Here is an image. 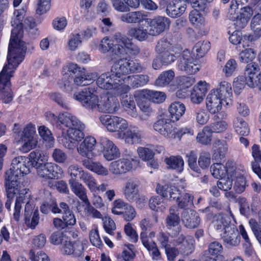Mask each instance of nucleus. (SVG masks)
Listing matches in <instances>:
<instances>
[{
    "instance_id": "nucleus-26",
    "label": "nucleus",
    "mask_w": 261,
    "mask_h": 261,
    "mask_svg": "<svg viewBox=\"0 0 261 261\" xmlns=\"http://www.w3.org/2000/svg\"><path fill=\"white\" fill-rule=\"evenodd\" d=\"M240 10L237 18L232 20L237 30L244 28L252 15V10L249 7L241 8Z\"/></svg>"
},
{
    "instance_id": "nucleus-10",
    "label": "nucleus",
    "mask_w": 261,
    "mask_h": 261,
    "mask_svg": "<svg viewBox=\"0 0 261 261\" xmlns=\"http://www.w3.org/2000/svg\"><path fill=\"white\" fill-rule=\"evenodd\" d=\"M67 74L73 79L74 84L77 86H84L92 83L89 75H86L84 68L81 69L76 64L71 63L67 66Z\"/></svg>"
},
{
    "instance_id": "nucleus-59",
    "label": "nucleus",
    "mask_w": 261,
    "mask_h": 261,
    "mask_svg": "<svg viewBox=\"0 0 261 261\" xmlns=\"http://www.w3.org/2000/svg\"><path fill=\"white\" fill-rule=\"evenodd\" d=\"M103 228L110 235L114 234V231L116 229L114 221L110 217H105L102 219Z\"/></svg>"
},
{
    "instance_id": "nucleus-2",
    "label": "nucleus",
    "mask_w": 261,
    "mask_h": 261,
    "mask_svg": "<svg viewBox=\"0 0 261 261\" xmlns=\"http://www.w3.org/2000/svg\"><path fill=\"white\" fill-rule=\"evenodd\" d=\"M93 91V89L86 88L81 92L74 93L73 98L81 102L86 109L93 111L113 113L118 110L119 104L116 97L104 96L99 99Z\"/></svg>"
},
{
    "instance_id": "nucleus-6",
    "label": "nucleus",
    "mask_w": 261,
    "mask_h": 261,
    "mask_svg": "<svg viewBox=\"0 0 261 261\" xmlns=\"http://www.w3.org/2000/svg\"><path fill=\"white\" fill-rule=\"evenodd\" d=\"M12 66L5 65L0 73V99L4 103H9L13 98V93L10 88V79L13 72L11 69H15Z\"/></svg>"
},
{
    "instance_id": "nucleus-30",
    "label": "nucleus",
    "mask_w": 261,
    "mask_h": 261,
    "mask_svg": "<svg viewBox=\"0 0 261 261\" xmlns=\"http://www.w3.org/2000/svg\"><path fill=\"white\" fill-rule=\"evenodd\" d=\"M123 81L133 88H138L146 85L149 81V77L146 74H136L124 76Z\"/></svg>"
},
{
    "instance_id": "nucleus-23",
    "label": "nucleus",
    "mask_w": 261,
    "mask_h": 261,
    "mask_svg": "<svg viewBox=\"0 0 261 261\" xmlns=\"http://www.w3.org/2000/svg\"><path fill=\"white\" fill-rule=\"evenodd\" d=\"M24 220L26 225L32 229H34L38 225L39 220L38 210L33 213V207L30 204H25L24 208Z\"/></svg>"
},
{
    "instance_id": "nucleus-24",
    "label": "nucleus",
    "mask_w": 261,
    "mask_h": 261,
    "mask_svg": "<svg viewBox=\"0 0 261 261\" xmlns=\"http://www.w3.org/2000/svg\"><path fill=\"white\" fill-rule=\"evenodd\" d=\"M228 175L232 178L233 180H235L233 189L238 193H241L245 191L246 187V181L245 178L240 173L239 169L228 170Z\"/></svg>"
},
{
    "instance_id": "nucleus-20",
    "label": "nucleus",
    "mask_w": 261,
    "mask_h": 261,
    "mask_svg": "<svg viewBox=\"0 0 261 261\" xmlns=\"http://www.w3.org/2000/svg\"><path fill=\"white\" fill-rule=\"evenodd\" d=\"M118 82H121L112 75V72H107L101 74L97 79V85L101 89L110 90L118 87Z\"/></svg>"
},
{
    "instance_id": "nucleus-12",
    "label": "nucleus",
    "mask_w": 261,
    "mask_h": 261,
    "mask_svg": "<svg viewBox=\"0 0 261 261\" xmlns=\"http://www.w3.org/2000/svg\"><path fill=\"white\" fill-rule=\"evenodd\" d=\"M38 175L48 179L58 178L62 172L58 165L52 163H42L36 168Z\"/></svg>"
},
{
    "instance_id": "nucleus-48",
    "label": "nucleus",
    "mask_w": 261,
    "mask_h": 261,
    "mask_svg": "<svg viewBox=\"0 0 261 261\" xmlns=\"http://www.w3.org/2000/svg\"><path fill=\"white\" fill-rule=\"evenodd\" d=\"M173 46L167 38H163L157 43L155 51L159 54L166 51H173Z\"/></svg>"
},
{
    "instance_id": "nucleus-61",
    "label": "nucleus",
    "mask_w": 261,
    "mask_h": 261,
    "mask_svg": "<svg viewBox=\"0 0 261 261\" xmlns=\"http://www.w3.org/2000/svg\"><path fill=\"white\" fill-rule=\"evenodd\" d=\"M103 156L108 161H111L118 158L120 156V152L117 146L113 143L111 147L104 152Z\"/></svg>"
},
{
    "instance_id": "nucleus-54",
    "label": "nucleus",
    "mask_w": 261,
    "mask_h": 261,
    "mask_svg": "<svg viewBox=\"0 0 261 261\" xmlns=\"http://www.w3.org/2000/svg\"><path fill=\"white\" fill-rule=\"evenodd\" d=\"M230 176L228 175L227 178L225 176L219 179L217 181L218 188L224 191H227L231 189L232 185V178H230Z\"/></svg>"
},
{
    "instance_id": "nucleus-63",
    "label": "nucleus",
    "mask_w": 261,
    "mask_h": 261,
    "mask_svg": "<svg viewBox=\"0 0 261 261\" xmlns=\"http://www.w3.org/2000/svg\"><path fill=\"white\" fill-rule=\"evenodd\" d=\"M223 247L218 241L211 242L208 246V252L212 255H218L222 253Z\"/></svg>"
},
{
    "instance_id": "nucleus-22",
    "label": "nucleus",
    "mask_w": 261,
    "mask_h": 261,
    "mask_svg": "<svg viewBox=\"0 0 261 261\" xmlns=\"http://www.w3.org/2000/svg\"><path fill=\"white\" fill-rule=\"evenodd\" d=\"M96 141L95 139L91 136L86 137L84 141L77 147L78 153L85 158L93 156V150Z\"/></svg>"
},
{
    "instance_id": "nucleus-11",
    "label": "nucleus",
    "mask_w": 261,
    "mask_h": 261,
    "mask_svg": "<svg viewBox=\"0 0 261 261\" xmlns=\"http://www.w3.org/2000/svg\"><path fill=\"white\" fill-rule=\"evenodd\" d=\"M101 124L105 125L109 132H123L128 126L126 121L120 117L110 115H102L99 118Z\"/></svg>"
},
{
    "instance_id": "nucleus-17",
    "label": "nucleus",
    "mask_w": 261,
    "mask_h": 261,
    "mask_svg": "<svg viewBox=\"0 0 261 261\" xmlns=\"http://www.w3.org/2000/svg\"><path fill=\"white\" fill-rule=\"evenodd\" d=\"M180 217L184 225L190 229L197 227L200 222L198 214L192 209H184L181 213Z\"/></svg>"
},
{
    "instance_id": "nucleus-53",
    "label": "nucleus",
    "mask_w": 261,
    "mask_h": 261,
    "mask_svg": "<svg viewBox=\"0 0 261 261\" xmlns=\"http://www.w3.org/2000/svg\"><path fill=\"white\" fill-rule=\"evenodd\" d=\"M68 239L63 232L57 231L54 232L50 237V242L54 245H59L62 244V245Z\"/></svg>"
},
{
    "instance_id": "nucleus-16",
    "label": "nucleus",
    "mask_w": 261,
    "mask_h": 261,
    "mask_svg": "<svg viewBox=\"0 0 261 261\" xmlns=\"http://www.w3.org/2000/svg\"><path fill=\"white\" fill-rule=\"evenodd\" d=\"M148 33L151 36H157L164 32L169 27V19L163 16H159L152 19H149Z\"/></svg>"
},
{
    "instance_id": "nucleus-39",
    "label": "nucleus",
    "mask_w": 261,
    "mask_h": 261,
    "mask_svg": "<svg viewBox=\"0 0 261 261\" xmlns=\"http://www.w3.org/2000/svg\"><path fill=\"white\" fill-rule=\"evenodd\" d=\"M210 43L207 41H200L196 43L192 52L196 54V59L203 57L210 49Z\"/></svg>"
},
{
    "instance_id": "nucleus-4",
    "label": "nucleus",
    "mask_w": 261,
    "mask_h": 261,
    "mask_svg": "<svg viewBox=\"0 0 261 261\" xmlns=\"http://www.w3.org/2000/svg\"><path fill=\"white\" fill-rule=\"evenodd\" d=\"M28 164V158L22 156L15 158L12 161L10 168L6 172L5 182L21 180L24 174L30 172Z\"/></svg>"
},
{
    "instance_id": "nucleus-44",
    "label": "nucleus",
    "mask_w": 261,
    "mask_h": 261,
    "mask_svg": "<svg viewBox=\"0 0 261 261\" xmlns=\"http://www.w3.org/2000/svg\"><path fill=\"white\" fill-rule=\"evenodd\" d=\"M191 118L200 125H204L209 119V115L204 109L194 110L191 113Z\"/></svg>"
},
{
    "instance_id": "nucleus-58",
    "label": "nucleus",
    "mask_w": 261,
    "mask_h": 261,
    "mask_svg": "<svg viewBox=\"0 0 261 261\" xmlns=\"http://www.w3.org/2000/svg\"><path fill=\"white\" fill-rule=\"evenodd\" d=\"M29 158L28 159V161L29 163L31 162V164L33 167H37L38 165L42 164L40 162H42V160L41 159V153L39 150H35L34 151H32L29 154Z\"/></svg>"
},
{
    "instance_id": "nucleus-56",
    "label": "nucleus",
    "mask_w": 261,
    "mask_h": 261,
    "mask_svg": "<svg viewBox=\"0 0 261 261\" xmlns=\"http://www.w3.org/2000/svg\"><path fill=\"white\" fill-rule=\"evenodd\" d=\"M85 171L81 168H79L76 165H71L68 168L67 173L70 176L71 178L69 180H77L76 178L79 177L81 178V175Z\"/></svg>"
},
{
    "instance_id": "nucleus-32",
    "label": "nucleus",
    "mask_w": 261,
    "mask_h": 261,
    "mask_svg": "<svg viewBox=\"0 0 261 261\" xmlns=\"http://www.w3.org/2000/svg\"><path fill=\"white\" fill-rule=\"evenodd\" d=\"M230 163L227 162L226 167L221 164H214L210 168L212 175L217 179L224 177L226 173L228 175V170H234L235 168V167L233 166L230 167Z\"/></svg>"
},
{
    "instance_id": "nucleus-9",
    "label": "nucleus",
    "mask_w": 261,
    "mask_h": 261,
    "mask_svg": "<svg viewBox=\"0 0 261 261\" xmlns=\"http://www.w3.org/2000/svg\"><path fill=\"white\" fill-rule=\"evenodd\" d=\"M140 161L136 157L122 159L111 163L110 170L115 174L126 173L132 169H135L139 166Z\"/></svg>"
},
{
    "instance_id": "nucleus-52",
    "label": "nucleus",
    "mask_w": 261,
    "mask_h": 261,
    "mask_svg": "<svg viewBox=\"0 0 261 261\" xmlns=\"http://www.w3.org/2000/svg\"><path fill=\"white\" fill-rule=\"evenodd\" d=\"M256 54L251 48L246 49L239 54V59L241 62L248 63L252 61L255 57Z\"/></svg>"
},
{
    "instance_id": "nucleus-49",
    "label": "nucleus",
    "mask_w": 261,
    "mask_h": 261,
    "mask_svg": "<svg viewBox=\"0 0 261 261\" xmlns=\"http://www.w3.org/2000/svg\"><path fill=\"white\" fill-rule=\"evenodd\" d=\"M195 9L192 10L189 14V20L193 24H202L204 21V17L199 11L204 12L206 10L207 7L204 10H200L198 8H194Z\"/></svg>"
},
{
    "instance_id": "nucleus-41",
    "label": "nucleus",
    "mask_w": 261,
    "mask_h": 261,
    "mask_svg": "<svg viewBox=\"0 0 261 261\" xmlns=\"http://www.w3.org/2000/svg\"><path fill=\"white\" fill-rule=\"evenodd\" d=\"M236 132L241 136H247L249 133L247 123L241 118L237 117L233 122Z\"/></svg>"
},
{
    "instance_id": "nucleus-28",
    "label": "nucleus",
    "mask_w": 261,
    "mask_h": 261,
    "mask_svg": "<svg viewBox=\"0 0 261 261\" xmlns=\"http://www.w3.org/2000/svg\"><path fill=\"white\" fill-rule=\"evenodd\" d=\"M147 15L141 11L128 12L120 17L122 21L127 23H140L146 19Z\"/></svg>"
},
{
    "instance_id": "nucleus-31",
    "label": "nucleus",
    "mask_w": 261,
    "mask_h": 261,
    "mask_svg": "<svg viewBox=\"0 0 261 261\" xmlns=\"http://www.w3.org/2000/svg\"><path fill=\"white\" fill-rule=\"evenodd\" d=\"M71 191L84 203L89 204V200L87 196L86 189L84 186L77 180H69Z\"/></svg>"
},
{
    "instance_id": "nucleus-60",
    "label": "nucleus",
    "mask_w": 261,
    "mask_h": 261,
    "mask_svg": "<svg viewBox=\"0 0 261 261\" xmlns=\"http://www.w3.org/2000/svg\"><path fill=\"white\" fill-rule=\"evenodd\" d=\"M237 67V63L234 59L229 60L226 63L223 69V72L226 76H231L236 71Z\"/></svg>"
},
{
    "instance_id": "nucleus-64",
    "label": "nucleus",
    "mask_w": 261,
    "mask_h": 261,
    "mask_svg": "<svg viewBox=\"0 0 261 261\" xmlns=\"http://www.w3.org/2000/svg\"><path fill=\"white\" fill-rule=\"evenodd\" d=\"M210 131L213 133H221L224 131L227 127V124L224 121H217L207 125Z\"/></svg>"
},
{
    "instance_id": "nucleus-51",
    "label": "nucleus",
    "mask_w": 261,
    "mask_h": 261,
    "mask_svg": "<svg viewBox=\"0 0 261 261\" xmlns=\"http://www.w3.org/2000/svg\"><path fill=\"white\" fill-rule=\"evenodd\" d=\"M188 158V165L190 168L193 171L200 173V170L197 165V154L195 151L191 150L187 153L186 155Z\"/></svg>"
},
{
    "instance_id": "nucleus-7",
    "label": "nucleus",
    "mask_w": 261,
    "mask_h": 261,
    "mask_svg": "<svg viewBox=\"0 0 261 261\" xmlns=\"http://www.w3.org/2000/svg\"><path fill=\"white\" fill-rule=\"evenodd\" d=\"M46 116L50 120L52 125L59 129H64L63 127L68 128V129L77 126L81 127L83 123L75 116L68 112L61 113L58 116H55L51 113H46Z\"/></svg>"
},
{
    "instance_id": "nucleus-35",
    "label": "nucleus",
    "mask_w": 261,
    "mask_h": 261,
    "mask_svg": "<svg viewBox=\"0 0 261 261\" xmlns=\"http://www.w3.org/2000/svg\"><path fill=\"white\" fill-rule=\"evenodd\" d=\"M214 219V226L217 230L224 229L225 231L226 227L232 225L230 223L229 217L225 214H219L216 215Z\"/></svg>"
},
{
    "instance_id": "nucleus-14",
    "label": "nucleus",
    "mask_w": 261,
    "mask_h": 261,
    "mask_svg": "<svg viewBox=\"0 0 261 261\" xmlns=\"http://www.w3.org/2000/svg\"><path fill=\"white\" fill-rule=\"evenodd\" d=\"M221 236L224 244L229 247H237L240 243V233L233 224L226 227L225 231L221 234Z\"/></svg>"
},
{
    "instance_id": "nucleus-13",
    "label": "nucleus",
    "mask_w": 261,
    "mask_h": 261,
    "mask_svg": "<svg viewBox=\"0 0 261 261\" xmlns=\"http://www.w3.org/2000/svg\"><path fill=\"white\" fill-rule=\"evenodd\" d=\"M174 242L178 246L180 253L184 256H189L194 251L195 240L191 236L181 234L174 240Z\"/></svg>"
},
{
    "instance_id": "nucleus-55",
    "label": "nucleus",
    "mask_w": 261,
    "mask_h": 261,
    "mask_svg": "<svg viewBox=\"0 0 261 261\" xmlns=\"http://www.w3.org/2000/svg\"><path fill=\"white\" fill-rule=\"evenodd\" d=\"M171 51H166L163 53L159 54L164 66L170 65L176 60L177 54L176 53L174 54Z\"/></svg>"
},
{
    "instance_id": "nucleus-62",
    "label": "nucleus",
    "mask_w": 261,
    "mask_h": 261,
    "mask_svg": "<svg viewBox=\"0 0 261 261\" xmlns=\"http://www.w3.org/2000/svg\"><path fill=\"white\" fill-rule=\"evenodd\" d=\"M81 43V35L79 33L72 34L69 38L68 43L69 49L71 51H74Z\"/></svg>"
},
{
    "instance_id": "nucleus-3",
    "label": "nucleus",
    "mask_w": 261,
    "mask_h": 261,
    "mask_svg": "<svg viewBox=\"0 0 261 261\" xmlns=\"http://www.w3.org/2000/svg\"><path fill=\"white\" fill-rule=\"evenodd\" d=\"M251 88L258 87L261 90V72L258 64L251 62L247 64L244 70V76H239L234 80L233 86L234 92L240 93L245 85Z\"/></svg>"
},
{
    "instance_id": "nucleus-40",
    "label": "nucleus",
    "mask_w": 261,
    "mask_h": 261,
    "mask_svg": "<svg viewBox=\"0 0 261 261\" xmlns=\"http://www.w3.org/2000/svg\"><path fill=\"white\" fill-rule=\"evenodd\" d=\"M168 167L180 172L184 169V161L180 156H172L165 160Z\"/></svg>"
},
{
    "instance_id": "nucleus-1",
    "label": "nucleus",
    "mask_w": 261,
    "mask_h": 261,
    "mask_svg": "<svg viewBox=\"0 0 261 261\" xmlns=\"http://www.w3.org/2000/svg\"><path fill=\"white\" fill-rule=\"evenodd\" d=\"M23 13V10H15L14 12L15 17L11 21L13 28L11 31L7 61L9 66L15 68L23 61L27 50L25 42L20 40L23 33L22 22Z\"/></svg>"
},
{
    "instance_id": "nucleus-25",
    "label": "nucleus",
    "mask_w": 261,
    "mask_h": 261,
    "mask_svg": "<svg viewBox=\"0 0 261 261\" xmlns=\"http://www.w3.org/2000/svg\"><path fill=\"white\" fill-rule=\"evenodd\" d=\"M61 250L65 254L73 255L76 257L82 255L83 246L80 242H71L68 238L62 245Z\"/></svg>"
},
{
    "instance_id": "nucleus-34",
    "label": "nucleus",
    "mask_w": 261,
    "mask_h": 261,
    "mask_svg": "<svg viewBox=\"0 0 261 261\" xmlns=\"http://www.w3.org/2000/svg\"><path fill=\"white\" fill-rule=\"evenodd\" d=\"M185 111V105L180 102H173L169 108V111L173 121L178 120L184 114Z\"/></svg>"
},
{
    "instance_id": "nucleus-19",
    "label": "nucleus",
    "mask_w": 261,
    "mask_h": 261,
    "mask_svg": "<svg viewBox=\"0 0 261 261\" xmlns=\"http://www.w3.org/2000/svg\"><path fill=\"white\" fill-rule=\"evenodd\" d=\"M185 0H172L167 4V14L172 18H176L182 15L186 9Z\"/></svg>"
},
{
    "instance_id": "nucleus-43",
    "label": "nucleus",
    "mask_w": 261,
    "mask_h": 261,
    "mask_svg": "<svg viewBox=\"0 0 261 261\" xmlns=\"http://www.w3.org/2000/svg\"><path fill=\"white\" fill-rule=\"evenodd\" d=\"M84 128L85 125L83 123L82 124L81 127L80 126L78 127L77 126L70 127L67 129L66 135H67V137H69V138L79 142L84 137V135L83 133V130Z\"/></svg>"
},
{
    "instance_id": "nucleus-37",
    "label": "nucleus",
    "mask_w": 261,
    "mask_h": 261,
    "mask_svg": "<svg viewBox=\"0 0 261 261\" xmlns=\"http://www.w3.org/2000/svg\"><path fill=\"white\" fill-rule=\"evenodd\" d=\"M141 95L146 97L149 101H151L156 103L163 102L166 98V95L164 92L153 90L143 91Z\"/></svg>"
},
{
    "instance_id": "nucleus-36",
    "label": "nucleus",
    "mask_w": 261,
    "mask_h": 261,
    "mask_svg": "<svg viewBox=\"0 0 261 261\" xmlns=\"http://www.w3.org/2000/svg\"><path fill=\"white\" fill-rule=\"evenodd\" d=\"M127 35L133 37L140 41L146 40L148 37V30L144 29L142 27H134L130 28L127 32Z\"/></svg>"
},
{
    "instance_id": "nucleus-8",
    "label": "nucleus",
    "mask_w": 261,
    "mask_h": 261,
    "mask_svg": "<svg viewBox=\"0 0 261 261\" xmlns=\"http://www.w3.org/2000/svg\"><path fill=\"white\" fill-rule=\"evenodd\" d=\"M176 59L177 68L180 71L189 74H194L199 69L197 61L194 59L188 49H185L177 55Z\"/></svg>"
},
{
    "instance_id": "nucleus-47",
    "label": "nucleus",
    "mask_w": 261,
    "mask_h": 261,
    "mask_svg": "<svg viewBox=\"0 0 261 261\" xmlns=\"http://www.w3.org/2000/svg\"><path fill=\"white\" fill-rule=\"evenodd\" d=\"M141 137V133L138 129H129L124 134L126 142L129 144L137 143Z\"/></svg>"
},
{
    "instance_id": "nucleus-27",
    "label": "nucleus",
    "mask_w": 261,
    "mask_h": 261,
    "mask_svg": "<svg viewBox=\"0 0 261 261\" xmlns=\"http://www.w3.org/2000/svg\"><path fill=\"white\" fill-rule=\"evenodd\" d=\"M127 60L126 59H121L116 62L112 66L111 72L117 79H121L122 77L129 74L127 66Z\"/></svg>"
},
{
    "instance_id": "nucleus-15",
    "label": "nucleus",
    "mask_w": 261,
    "mask_h": 261,
    "mask_svg": "<svg viewBox=\"0 0 261 261\" xmlns=\"http://www.w3.org/2000/svg\"><path fill=\"white\" fill-rule=\"evenodd\" d=\"M139 180L135 177L127 180L123 188V194L125 199L129 202H133L136 199L139 192Z\"/></svg>"
},
{
    "instance_id": "nucleus-18",
    "label": "nucleus",
    "mask_w": 261,
    "mask_h": 261,
    "mask_svg": "<svg viewBox=\"0 0 261 261\" xmlns=\"http://www.w3.org/2000/svg\"><path fill=\"white\" fill-rule=\"evenodd\" d=\"M153 128L166 138H175L174 128L167 119L161 118L157 120L153 124Z\"/></svg>"
},
{
    "instance_id": "nucleus-46",
    "label": "nucleus",
    "mask_w": 261,
    "mask_h": 261,
    "mask_svg": "<svg viewBox=\"0 0 261 261\" xmlns=\"http://www.w3.org/2000/svg\"><path fill=\"white\" fill-rule=\"evenodd\" d=\"M80 179L86 184L91 191L95 192L96 191V181L91 173L84 171L82 173Z\"/></svg>"
},
{
    "instance_id": "nucleus-29",
    "label": "nucleus",
    "mask_w": 261,
    "mask_h": 261,
    "mask_svg": "<svg viewBox=\"0 0 261 261\" xmlns=\"http://www.w3.org/2000/svg\"><path fill=\"white\" fill-rule=\"evenodd\" d=\"M179 214L178 207L176 205L170 206L169 214L166 218V224L168 229H171L179 225L181 220Z\"/></svg>"
},
{
    "instance_id": "nucleus-50",
    "label": "nucleus",
    "mask_w": 261,
    "mask_h": 261,
    "mask_svg": "<svg viewBox=\"0 0 261 261\" xmlns=\"http://www.w3.org/2000/svg\"><path fill=\"white\" fill-rule=\"evenodd\" d=\"M161 201V198L159 196L152 197L149 200V205L150 208L154 211L163 212L166 207Z\"/></svg>"
},
{
    "instance_id": "nucleus-45",
    "label": "nucleus",
    "mask_w": 261,
    "mask_h": 261,
    "mask_svg": "<svg viewBox=\"0 0 261 261\" xmlns=\"http://www.w3.org/2000/svg\"><path fill=\"white\" fill-rule=\"evenodd\" d=\"M212 133L208 126H204L202 131L199 132L196 137L197 142L203 144H210L212 141Z\"/></svg>"
},
{
    "instance_id": "nucleus-33",
    "label": "nucleus",
    "mask_w": 261,
    "mask_h": 261,
    "mask_svg": "<svg viewBox=\"0 0 261 261\" xmlns=\"http://www.w3.org/2000/svg\"><path fill=\"white\" fill-rule=\"evenodd\" d=\"M214 92H217L220 97L224 99V101L227 104L229 103V101L231 100L230 98L232 96V89L231 85L227 82L222 81L219 84V87L216 90H212Z\"/></svg>"
},
{
    "instance_id": "nucleus-21",
    "label": "nucleus",
    "mask_w": 261,
    "mask_h": 261,
    "mask_svg": "<svg viewBox=\"0 0 261 261\" xmlns=\"http://www.w3.org/2000/svg\"><path fill=\"white\" fill-rule=\"evenodd\" d=\"M206 100L207 110L212 114H215L221 110L224 99L217 92L212 91L207 95Z\"/></svg>"
},
{
    "instance_id": "nucleus-38",
    "label": "nucleus",
    "mask_w": 261,
    "mask_h": 261,
    "mask_svg": "<svg viewBox=\"0 0 261 261\" xmlns=\"http://www.w3.org/2000/svg\"><path fill=\"white\" fill-rule=\"evenodd\" d=\"M174 77V72L169 70L162 72L155 81V85L159 87H165L168 85Z\"/></svg>"
},
{
    "instance_id": "nucleus-57",
    "label": "nucleus",
    "mask_w": 261,
    "mask_h": 261,
    "mask_svg": "<svg viewBox=\"0 0 261 261\" xmlns=\"http://www.w3.org/2000/svg\"><path fill=\"white\" fill-rule=\"evenodd\" d=\"M177 206L183 208L193 203V197L188 193H183L177 200Z\"/></svg>"
},
{
    "instance_id": "nucleus-5",
    "label": "nucleus",
    "mask_w": 261,
    "mask_h": 261,
    "mask_svg": "<svg viewBox=\"0 0 261 261\" xmlns=\"http://www.w3.org/2000/svg\"><path fill=\"white\" fill-rule=\"evenodd\" d=\"M5 186L6 195L9 198H14L16 196V203L30 204L31 195L29 190L24 188L21 180L5 182Z\"/></svg>"
},
{
    "instance_id": "nucleus-42",
    "label": "nucleus",
    "mask_w": 261,
    "mask_h": 261,
    "mask_svg": "<svg viewBox=\"0 0 261 261\" xmlns=\"http://www.w3.org/2000/svg\"><path fill=\"white\" fill-rule=\"evenodd\" d=\"M40 211L45 214H47L50 212L54 214H61L62 212L61 209L59 208L55 200L44 202L40 206Z\"/></svg>"
}]
</instances>
